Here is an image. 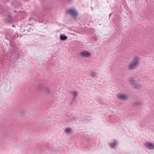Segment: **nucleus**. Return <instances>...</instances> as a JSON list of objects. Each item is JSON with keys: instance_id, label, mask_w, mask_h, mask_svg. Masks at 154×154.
<instances>
[{"instance_id": "b1692460", "label": "nucleus", "mask_w": 154, "mask_h": 154, "mask_svg": "<svg viewBox=\"0 0 154 154\" xmlns=\"http://www.w3.org/2000/svg\"><path fill=\"white\" fill-rule=\"evenodd\" d=\"M1 5H0V8H1Z\"/></svg>"}, {"instance_id": "ddd939ff", "label": "nucleus", "mask_w": 154, "mask_h": 154, "mask_svg": "<svg viewBox=\"0 0 154 154\" xmlns=\"http://www.w3.org/2000/svg\"><path fill=\"white\" fill-rule=\"evenodd\" d=\"M72 94L74 96L73 100H74L76 99L77 96H78V92L76 91H74L72 92Z\"/></svg>"}, {"instance_id": "6ab92c4d", "label": "nucleus", "mask_w": 154, "mask_h": 154, "mask_svg": "<svg viewBox=\"0 0 154 154\" xmlns=\"http://www.w3.org/2000/svg\"><path fill=\"white\" fill-rule=\"evenodd\" d=\"M72 0H67V2H70Z\"/></svg>"}, {"instance_id": "1a4fd4ad", "label": "nucleus", "mask_w": 154, "mask_h": 154, "mask_svg": "<svg viewBox=\"0 0 154 154\" xmlns=\"http://www.w3.org/2000/svg\"><path fill=\"white\" fill-rule=\"evenodd\" d=\"M117 97L120 100H125L127 99V97L126 95L119 94L117 95Z\"/></svg>"}, {"instance_id": "dca6fc26", "label": "nucleus", "mask_w": 154, "mask_h": 154, "mask_svg": "<svg viewBox=\"0 0 154 154\" xmlns=\"http://www.w3.org/2000/svg\"><path fill=\"white\" fill-rule=\"evenodd\" d=\"M45 91L48 94H49L50 93V91L48 87L46 88L45 89Z\"/></svg>"}, {"instance_id": "423d86ee", "label": "nucleus", "mask_w": 154, "mask_h": 154, "mask_svg": "<svg viewBox=\"0 0 154 154\" xmlns=\"http://www.w3.org/2000/svg\"><path fill=\"white\" fill-rule=\"evenodd\" d=\"M3 33L5 36V38L7 39H8L12 35L11 31L9 30H5L3 32Z\"/></svg>"}, {"instance_id": "aec40b11", "label": "nucleus", "mask_w": 154, "mask_h": 154, "mask_svg": "<svg viewBox=\"0 0 154 154\" xmlns=\"http://www.w3.org/2000/svg\"><path fill=\"white\" fill-rule=\"evenodd\" d=\"M8 1V0H5V2H7Z\"/></svg>"}, {"instance_id": "f8f14e48", "label": "nucleus", "mask_w": 154, "mask_h": 154, "mask_svg": "<svg viewBox=\"0 0 154 154\" xmlns=\"http://www.w3.org/2000/svg\"><path fill=\"white\" fill-rule=\"evenodd\" d=\"M118 142L117 141L116 142H112L110 144V146L111 148H112L111 146H112V147L115 148L116 146H117V145H118Z\"/></svg>"}, {"instance_id": "39448f33", "label": "nucleus", "mask_w": 154, "mask_h": 154, "mask_svg": "<svg viewBox=\"0 0 154 154\" xmlns=\"http://www.w3.org/2000/svg\"><path fill=\"white\" fill-rule=\"evenodd\" d=\"M80 55L82 57H89L91 56V54L86 51H82L80 53Z\"/></svg>"}, {"instance_id": "5701e85b", "label": "nucleus", "mask_w": 154, "mask_h": 154, "mask_svg": "<svg viewBox=\"0 0 154 154\" xmlns=\"http://www.w3.org/2000/svg\"><path fill=\"white\" fill-rule=\"evenodd\" d=\"M14 45H12V46H14Z\"/></svg>"}, {"instance_id": "f257e3e1", "label": "nucleus", "mask_w": 154, "mask_h": 154, "mask_svg": "<svg viewBox=\"0 0 154 154\" xmlns=\"http://www.w3.org/2000/svg\"><path fill=\"white\" fill-rule=\"evenodd\" d=\"M139 58L137 57H136L130 63L128 67V70H131L136 69L139 64Z\"/></svg>"}, {"instance_id": "4be33fe9", "label": "nucleus", "mask_w": 154, "mask_h": 154, "mask_svg": "<svg viewBox=\"0 0 154 154\" xmlns=\"http://www.w3.org/2000/svg\"><path fill=\"white\" fill-rule=\"evenodd\" d=\"M14 11V12H17V11Z\"/></svg>"}, {"instance_id": "20e7f679", "label": "nucleus", "mask_w": 154, "mask_h": 154, "mask_svg": "<svg viewBox=\"0 0 154 154\" xmlns=\"http://www.w3.org/2000/svg\"><path fill=\"white\" fill-rule=\"evenodd\" d=\"M130 81L131 84L134 86L135 88H137V89H140L141 86L140 85H138L137 81L134 80L133 79H131Z\"/></svg>"}, {"instance_id": "f3484780", "label": "nucleus", "mask_w": 154, "mask_h": 154, "mask_svg": "<svg viewBox=\"0 0 154 154\" xmlns=\"http://www.w3.org/2000/svg\"><path fill=\"white\" fill-rule=\"evenodd\" d=\"M48 151L49 152L50 154L55 153V152L54 150L51 149V148L48 149V150H47V152Z\"/></svg>"}, {"instance_id": "9b49d317", "label": "nucleus", "mask_w": 154, "mask_h": 154, "mask_svg": "<svg viewBox=\"0 0 154 154\" xmlns=\"http://www.w3.org/2000/svg\"><path fill=\"white\" fill-rule=\"evenodd\" d=\"M68 38L67 36L63 35H61L60 36V39L61 41H64L66 40Z\"/></svg>"}, {"instance_id": "412c9836", "label": "nucleus", "mask_w": 154, "mask_h": 154, "mask_svg": "<svg viewBox=\"0 0 154 154\" xmlns=\"http://www.w3.org/2000/svg\"><path fill=\"white\" fill-rule=\"evenodd\" d=\"M21 112H22L21 113H22H22H23V111H22Z\"/></svg>"}, {"instance_id": "9d476101", "label": "nucleus", "mask_w": 154, "mask_h": 154, "mask_svg": "<svg viewBox=\"0 0 154 154\" xmlns=\"http://www.w3.org/2000/svg\"><path fill=\"white\" fill-rule=\"evenodd\" d=\"M65 132L68 134H71L73 133V132L72 129L67 128L65 129Z\"/></svg>"}, {"instance_id": "4468645a", "label": "nucleus", "mask_w": 154, "mask_h": 154, "mask_svg": "<svg viewBox=\"0 0 154 154\" xmlns=\"http://www.w3.org/2000/svg\"><path fill=\"white\" fill-rule=\"evenodd\" d=\"M7 20L8 22L10 23H11L13 21V18L10 15H8V17Z\"/></svg>"}, {"instance_id": "a211bd4d", "label": "nucleus", "mask_w": 154, "mask_h": 154, "mask_svg": "<svg viewBox=\"0 0 154 154\" xmlns=\"http://www.w3.org/2000/svg\"><path fill=\"white\" fill-rule=\"evenodd\" d=\"M42 86L43 85H42L40 84L39 85V86H38L39 89H42Z\"/></svg>"}, {"instance_id": "6e6552de", "label": "nucleus", "mask_w": 154, "mask_h": 154, "mask_svg": "<svg viewBox=\"0 0 154 154\" xmlns=\"http://www.w3.org/2000/svg\"><path fill=\"white\" fill-rule=\"evenodd\" d=\"M145 146L148 149H154V145L149 142H146L145 143Z\"/></svg>"}, {"instance_id": "f03ea898", "label": "nucleus", "mask_w": 154, "mask_h": 154, "mask_svg": "<svg viewBox=\"0 0 154 154\" xmlns=\"http://www.w3.org/2000/svg\"><path fill=\"white\" fill-rule=\"evenodd\" d=\"M47 8H43V11H42L40 13H37L36 14H33V16L30 18L31 20L32 19H34V16L36 17L37 18L42 19L44 18V15L43 14V11L46 12H47Z\"/></svg>"}, {"instance_id": "2eb2a0df", "label": "nucleus", "mask_w": 154, "mask_h": 154, "mask_svg": "<svg viewBox=\"0 0 154 154\" xmlns=\"http://www.w3.org/2000/svg\"><path fill=\"white\" fill-rule=\"evenodd\" d=\"M91 76L93 78H95L97 77L96 74L94 72H91L90 73Z\"/></svg>"}, {"instance_id": "7ed1b4c3", "label": "nucleus", "mask_w": 154, "mask_h": 154, "mask_svg": "<svg viewBox=\"0 0 154 154\" xmlns=\"http://www.w3.org/2000/svg\"><path fill=\"white\" fill-rule=\"evenodd\" d=\"M66 12L69 14H71L73 17L77 16L78 15L77 12L72 8L67 10Z\"/></svg>"}, {"instance_id": "0eeeda50", "label": "nucleus", "mask_w": 154, "mask_h": 154, "mask_svg": "<svg viewBox=\"0 0 154 154\" xmlns=\"http://www.w3.org/2000/svg\"><path fill=\"white\" fill-rule=\"evenodd\" d=\"M11 4L14 7L16 8H18L21 6V3L16 0H14L11 2Z\"/></svg>"}]
</instances>
